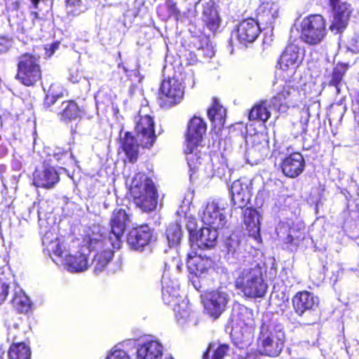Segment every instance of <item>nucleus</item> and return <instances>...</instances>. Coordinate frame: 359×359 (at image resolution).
<instances>
[{"label":"nucleus","instance_id":"nucleus-1","mask_svg":"<svg viewBox=\"0 0 359 359\" xmlns=\"http://www.w3.org/2000/svg\"><path fill=\"white\" fill-rule=\"evenodd\" d=\"M235 287L244 297H263L268 285L263 276L261 266L257 263L244 264L236 271Z\"/></svg>","mask_w":359,"mask_h":359},{"label":"nucleus","instance_id":"nucleus-2","mask_svg":"<svg viewBox=\"0 0 359 359\" xmlns=\"http://www.w3.org/2000/svg\"><path fill=\"white\" fill-rule=\"evenodd\" d=\"M130 222V215L126 210L116 209L113 212L110 220L111 231L106 237L105 232H101L99 226H93L91 233H88V243L90 247H103L104 245L111 244L114 249H119L121 238L126 226Z\"/></svg>","mask_w":359,"mask_h":359},{"label":"nucleus","instance_id":"nucleus-3","mask_svg":"<svg viewBox=\"0 0 359 359\" xmlns=\"http://www.w3.org/2000/svg\"><path fill=\"white\" fill-rule=\"evenodd\" d=\"M50 235H52L51 233L45 234L42 239L43 244L46 246L48 250L53 252L60 259L69 272H82L88 268V245L82 246L76 252H69L65 249L57 238L55 240H50Z\"/></svg>","mask_w":359,"mask_h":359},{"label":"nucleus","instance_id":"nucleus-4","mask_svg":"<svg viewBox=\"0 0 359 359\" xmlns=\"http://www.w3.org/2000/svg\"><path fill=\"white\" fill-rule=\"evenodd\" d=\"M130 194L135 204L144 212L154 210L157 205V191L153 181L142 173H137L133 179Z\"/></svg>","mask_w":359,"mask_h":359},{"label":"nucleus","instance_id":"nucleus-5","mask_svg":"<svg viewBox=\"0 0 359 359\" xmlns=\"http://www.w3.org/2000/svg\"><path fill=\"white\" fill-rule=\"evenodd\" d=\"M285 336L281 325L263 323L260 327L259 344L263 354L278 356L284 346Z\"/></svg>","mask_w":359,"mask_h":359},{"label":"nucleus","instance_id":"nucleus-6","mask_svg":"<svg viewBox=\"0 0 359 359\" xmlns=\"http://www.w3.org/2000/svg\"><path fill=\"white\" fill-rule=\"evenodd\" d=\"M206 128V124L203 120L197 116L192 118L188 124L184 151L187 154V161L191 168L195 169L196 163H201V158H196L197 154L194 152L202 141Z\"/></svg>","mask_w":359,"mask_h":359},{"label":"nucleus","instance_id":"nucleus-7","mask_svg":"<svg viewBox=\"0 0 359 359\" xmlns=\"http://www.w3.org/2000/svg\"><path fill=\"white\" fill-rule=\"evenodd\" d=\"M327 34L326 23L320 15H311L301 22V39L307 44L317 45Z\"/></svg>","mask_w":359,"mask_h":359},{"label":"nucleus","instance_id":"nucleus-8","mask_svg":"<svg viewBox=\"0 0 359 359\" xmlns=\"http://www.w3.org/2000/svg\"><path fill=\"white\" fill-rule=\"evenodd\" d=\"M17 79L25 86H33L41 77L39 57L25 54L20 57L18 65Z\"/></svg>","mask_w":359,"mask_h":359},{"label":"nucleus","instance_id":"nucleus-9","mask_svg":"<svg viewBox=\"0 0 359 359\" xmlns=\"http://www.w3.org/2000/svg\"><path fill=\"white\" fill-rule=\"evenodd\" d=\"M147 107L142 108L139 111V115L135 120V130L137 138L143 147H151L156 139L154 130V121L153 117L145 113Z\"/></svg>","mask_w":359,"mask_h":359},{"label":"nucleus","instance_id":"nucleus-10","mask_svg":"<svg viewBox=\"0 0 359 359\" xmlns=\"http://www.w3.org/2000/svg\"><path fill=\"white\" fill-rule=\"evenodd\" d=\"M184 93L182 83L178 79L171 78L163 80L158 97L161 107L170 108L179 104L183 99Z\"/></svg>","mask_w":359,"mask_h":359},{"label":"nucleus","instance_id":"nucleus-11","mask_svg":"<svg viewBox=\"0 0 359 359\" xmlns=\"http://www.w3.org/2000/svg\"><path fill=\"white\" fill-rule=\"evenodd\" d=\"M230 299L227 291L219 288L206 293L203 303L206 312L216 319L225 311Z\"/></svg>","mask_w":359,"mask_h":359},{"label":"nucleus","instance_id":"nucleus-12","mask_svg":"<svg viewBox=\"0 0 359 359\" xmlns=\"http://www.w3.org/2000/svg\"><path fill=\"white\" fill-rule=\"evenodd\" d=\"M225 209V203L220 199L208 202L203 210L202 221L212 229H222L226 223V217L222 212Z\"/></svg>","mask_w":359,"mask_h":359},{"label":"nucleus","instance_id":"nucleus-13","mask_svg":"<svg viewBox=\"0 0 359 359\" xmlns=\"http://www.w3.org/2000/svg\"><path fill=\"white\" fill-rule=\"evenodd\" d=\"M304 60V53L300 48L290 43L285 48L279 60L280 69L287 76L290 77L296 72Z\"/></svg>","mask_w":359,"mask_h":359},{"label":"nucleus","instance_id":"nucleus-14","mask_svg":"<svg viewBox=\"0 0 359 359\" xmlns=\"http://www.w3.org/2000/svg\"><path fill=\"white\" fill-rule=\"evenodd\" d=\"M318 305V297L308 291L299 292L292 298L294 310L299 316H302L306 313L313 312Z\"/></svg>","mask_w":359,"mask_h":359},{"label":"nucleus","instance_id":"nucleus-15","mask_svg":"<svg viewBox=\"0 0 359 359\" xmlns=\"http://www.w3.org/2000/svg\"><path fill=\"white\" fill-rule=\"evenodd\" d=\"M275 90L276 95L271 100L274 109L280 111L281 107H289L296 104L295 97L298 92L292 86L286 83H280Z\"/></svg>","mask_w":359,"mask_h":359},{"label":"nucleus","instance_id":"nucleus-16","mask_svg":"<svg viewBox=\"0 0 359 359\" xmlns=\"http://www.w3.org/2000/svg\"><path fill=\"white\" fill-rule=\"evenodd\" d=\"M250 181L246 178L234 181L231 187V200L238 208H243L251 198Z\"/></svg>","mask_w":359,"mask_h":359},{"label":"nucleus","instance_id":"nucleus-17","mask_svg":"<svg viewBox=\"0 0 359 359\" xmlns=\"http://www.w3.org/2000/svg\"><path fill=\"white\" fill-rule=\"evenodd\" d=\"M217 229L212 227H203L196 233L190 231L189 239L191 241L195 242L201 249H210L214 248L217 244Z\"/></svg>","mask_w":359,"mask_h":359},{"label":"nucleus","instance_id":"nucleus-18","mask_svg":"<svg viewBox=\"0 0 359 359\" xmlns=\"http://www.w3.org/2000/svg\"><path fill=\"white\" fill-rule=\"evenodd\" d=\"M260 30L259 22L253 18H248L238 25L236 36L241 43H251L257 39Z\"/></svg>","mask_w":359,"mask_h":359},{"label":"nucleus","instance_id":"nucleus-19","mask_svg":"<svg viewBox=\"0 0 359 359\" xmlns=\"http://www.w3.org/2000/svg\"><path fill=\"white\" fill-rule=\"evenodd\" d=\"M151 238L150 228L147 225H142L130 231L127 242L133 249L140 250L149 244Z\"/></svg>","mask_w":359,"mask_h":359},{"label":"nucleus","instance_id":"nucleus-20","mask_svg":"<svg viewBox=\"0 0 359 359\" xmlns=\"http://www.w3.org/2000/svg\"><path fill=\"white\" fill-rule=\"evenodd\" d=\"M305 162L303 156L298 152L285 157L281 163V169L287 177L294 178L304 170Z\"/></svg>","mask_w":359,"mask_h":359},{"label":"nucleus","instance_id":"nucleus-21","mask_svg":"<svg viewBox=\"0 0 359 359\" xmlns=\"http://www.w3.org/2000/svg\"><path fill=\"white\" fill-rule=\"evenodd\" d=\"M161 282L163 302L168 305H174L181 302L180 299V285L177 280L170 279L168 274L164 272Z\"/></svg>","mask_w":359,"mask_h":359},{"label":"nucleus","instance_id":"nucleus-22","mask_svg":"<svg viewBox=\"0 0 359 359\" xmlns=\"http://www.w3.org/2000/svg\"><path fill=\"white\" fill-rule=\"evenodd\" d=\"M88 236L84 240V242L88 245L89 252L95 250L97 252L94 255L92 264L94 266V271L95 273H100L103 271L107 266V264L111 259L113 257V251L110 249L111 244L107 245H104L103 247L92 248L90 247L88 243Z\"/></svg>","mask_w":359,"mask_h":359},{"label":"nucleus","instance_id":"nucleus-23","mask_svg":"<svg viewBox=\"0 0 359 359\" xmlns=\"http://www.w3.org/2000/svg\"><path fill=\"white\" fill-rule=\"evenodd\" d=\"M59 180V175L53 167H45L34 173V184L37 187L52 189Z\"/></svg>","mask_w":359,"mask_h":359},{"label":"nucleus","instance_id":"nucleus-24","mask_svg":"<svg viewBox=\"0 0 359 359\" xmlns=\"http://www.w3.org/2000/svg\"><path fill=\"white\" fill-rule=\"evenodd\" d=\"M276 233L280 241L292 247H297L299 241L304 239L301 231L291 227L288 222L279 223L276 227Z\"/></svg>","mask_w":359,"mask_h":359},{"label":"nucleus","instance_id":"nucleus-25","mask_svg":"<svg viewBox=\"0 0 359 359\" xmlns=\"http://www.w3.org/2000/svg\"><path fill=\"white\" fill-rule=\"evenodd\" d=\"M334 11V19L330 29L335 33L341 32L347 26L351 13V6L345 2L332 6Z\"/></svg>","mask_w":359,"mask_h":359},{"label":"nucleus","instance_id":"nucleus-26","mask_svg":"<svg viewBox=\"0 0 359 359\" xmlns=\"http://www.w3.org/2000/svg\"><path fill=\"white\" fill-rule=\"evenodd\" d=\"M278 6L273 1L263 2L257 10L256 20L259 25H271L278 17Z\"/></svg>","mask_w":359,"mask_h":359},{"label":"nucleus","instance_id":"nucleus-27","mask_svg":"<svg viewBox=\"0 0 359 359\" xmlns=\"http://www.w3.org/2000/svg\"><path fill=\"white\" fill-rule=\"evenodd\" d=\"M163 346L158 340H150L143 343L137 351V359H161Z\"/></svg>","mask_w":359,"mask_h":359},{"label":"nucleus","instance_id":"nucleus-28","mask_svg":"<svg viewBox=\"0 0 359 359\" xmlns=\"http://www.w3.org/2000/svg\"><path fill=\"white\" fill-rule=\"evenodd\" d=\"M243 223L249 235L255 239L259 237L260 218L259 212L253 208H246L243 212Z\"/></svg>","mask_w":359,"mask_h":359},{"label":"nucleus","instance_id":"nucleus-29","mask_svg":"<svg viewBox=\"0 0 359 359\" xmlns=\"http://www.w3.org/2000/svg\"><path fill=\"white\" fill-rule=\"evenodd\" d=\"M187 267L191 273L196 276H201L212 267V261L201 255H189L187 260Z\"/></svg>","mask_w":359,"mask_h":359},{"label":"nucleus","instance_id":"nucleus-30","mask_svg":"<svg viewBox=\"0 0 359 359\" xmlns=\"http://www.w3.org/2000/svg\"><path fill=\"white\" fill-rule=\"evenodd\" d=\"M56 113L61 121L67 122L79 118L81 111L75 102L67 100L61 103Z\"/></svg>","mask_w":359,"mask_h":359},{"label":"nucleus","instance_id":"nucleus-31","mask_svg":"<svg viewBox=\"0 0 359 359\" xmlns=\"http://www.w3.org/2000/svg\"><path fill=\"white\" fill-rule=\"evenodd\" d=\"M225 257L230 263L241 259L240 240L237 235L231 234L224 242Z\"/></svg>","mask_w":359,"mask_h":359},{"label":"nucleus","instance_id":"nucleus-32","mask_svg":"<svg viewBox=\"0 0 359 359\" xmlns=\"http://www.w3.org/2000/svg\"><path fill=\"white\" fill-rule=\"evenodd\" d=\"M208 116L214 127L220 129L225 123L226 109L219 104L217 99H213L212 105L208 110Z\"/></svg>","mask_w":359,"mask_h":359},{"label":"nucleus","instance_id":"nucleus-33","mask_svg":"<svg viewBox=\"0 0 359 359\" xmlns=\"http://www.w3.org/2000/svg\"><path fill=\"white\" fill-rule=\"evenodd\" d=\"M273 107L271 100L263 101L259 104H256L252 108L249 113L250 120H259L263 122L266 121L271 115L270 109Z\"/></svg>","mask_w":359,"mask_h":359},{"label":"nucleus","instance_id":"nucleus-34","mask_svg":"<svg viewBox=\"0 0 359 359\" xmlns=\"http://www.w3.org/2000/svg\"><path fill=\"white\" fill-rule=\"evenodd\" d=\"M229 351L230 346L226 344L210 343L203 355V359H224Z\"/></svg>","mask_w":359,"mask_h":359},{"label":"nucleus","instance_id":"nucleus-35","mask_svg":"<svg viewBox=\"0 0 359 359\" xmlns=\"http://www.w3.org/2000/svg\"><path fill=\"white\" fill-rule=\"evenodd\" d=\"M173 306L175 318L179 324L184 325L191 321V318L193 316H191L188 302L186 300L183 299Z\"/></svg>","mask_w":359,"mask_h":359},{"label":"nucleus","instance_id":"nucleus-36","mask_svg":"<svg viewBox=\"0 0 359 359\" xmlns=\"http://www.w3.org/2000/svg\"><path fill=\"white\" fill-rule=\"evenodd\" d=\"M122 147L130 161L133 162L136 161L139 144L133 136L126 133L123 141Z\"/></svg>","mask_w":359,"mask_h":359},{"label":"nucleus","instance_id":"nucleus-37","mask_svg":"<svg viewBox=\"0 0 359 359\" xmlns=\"http://www.w3.org/2000/svg\"><path fill=\"white\" fill-rule=\"evenodd\" d=\"M31 351L25 343H13L8 351L10 359H30Z\"/></svg>","mask_w":359,"mask_h":359},{"label":"nucleus","instance_id":"nucleus-38","mask_svg":"<svg viewBox=\"0 0 359 359\" xmlns=\"http://www.w3.org/2000/svg\"><path fill=\"white\" fill-rule=\"evenodd\" d=\"M12 302L16 310L20 313H27L31 308L30 299L21 290L15 292Z\"/></svg>","mask_w":359,"mask_h":359},{"label":"nucleus","instance_id":"nucleus-39","mask_svg":"<svg viewBox=\"0 0 359 359\" xmlns=\"http://www.w3.org/2000/svg\"><path fill=\"white\" fill-rule=\"evenodd\" d=\"M181 226L178 223L170 224L166 230V238L170 248L178 245L182 238Z\"/></svg>","mask_w":359,"mask_h":359},{"label":"nucleus","instance_id":"nucleus-40","mask_svg":"<svg viewBox=\"0 0 359 359\" xmlns=\"http://www.w3.org/2000/svg\"><path fill=\"white\" fill-rule=\"evenodd\" d=\"M347 69V65L338 64L333 70L330 85L335 88L337 94L340 93L341 81Z\"/></svg>","mask_w":359,"mask_h":359},{"label":"nucleus","instance_id":"nucleus-41","mask_svg":"<svg viewBox=\"0 0 359 359\" xmlns=\"http://www.w3.org/2000/svg\"><path fill=\"white\" fill-rule=\"evenodd\" d=\"M251 138L252 150L258 151L261 156L266 154L269 149V142L266 135L262 133H257Z\"/></svg>","mask_w":359,"mask_h":359},{"label":"nucleus","instance_id":"nucleus-42","mask_svg":"<svg viewBox=\"0 0 359 359\" xmlns=\"http://www.w3.org/2000/svg\"><path fill=\"white\" fill-rule=\"evenodd\" d=\"M66 10L68 15H79L87 10L86 0H65Z\"/></svg>","mask_w":359,"mask_h":359},{"label":"nucleus","instance_id":"nucleus-43","mask_svg":"<svg viewBox=\"0 0 359 359\" xmlns=\"http://www.w3.org/2000/svg\"><path fill=\"white\" fill-rule=\"evenodd\" d=\"M53 158L61 165H66L74 162L72 152L69 153L61 148H57L53 151Z\"/></svg>","mask_w":359,"mask_h":359},{"label":"nucleus","instance_id":"nucleus-44","mask_svg":"<svg viewBox=\"0 0 359 359\" xmlns=\"http://www.w3.org/2000/svg\"><path fill=\"white\" fill-rule=\"evenodd\" d=\"M238 320L244 325L252 327L254 325V314L252 311L244 306L240 308Z\"/></svg>","mask_w":359,"mask_h":359},{"label":"nucleus","instance_id":"nucleus-45","mask_svg":"<svg viewBox=\"0 0 359 359\" xmlns=\"http://www.w3.org/2000/svg\"><path fill=\"white\" fill-rule=\"evenodd\" d=\"M9 284V280L5 274L0 273V304L4 302L8 296Z\"/></svg>","mask_w":359,"mask_h":359},{"label":"nucleus","instance_id":"nucleus-46","mask_svg":"<svg viewBox=\"0 0 359 359\" xmlns=\"http://www.w3.org/2000/svg\"><path fill=\"white\" fill-rule=\"evenodd\" d=\"M203 20L212 31H215L219 27V20L216 11L211 12L210 16L205 15Z\"/></svg>","mask_w":359,"mask_h":359},{"label":"nucleus","instance_id":"nucleus-47","mask_svg":"<svg viewBox=\"0 0 359 359\" xmlns=\"http://www.w3.org/2000/svg\"><path fill=\"white\" fill-rule=\"evenodd\" d=\"M63 88L60 84L53 83L50 86L47 94L57 99L63 95Z\"/></svg>","mask_w":359,"mask_h":359},{"label":"nucleus","instance_id":"nucleus-48","mask_svg":"<svg viewBox=\"0 0 359 359\" xmlns=\"http://www.w3.org/2000/svg\"><path fill=\"white\" fill-rule=\"evenodd\" d=\"M106 359H130L128 354L123 350L117 349L116 347L111 351Z\"/></svg>","mask_w":359,"mask_h":359},{"label":"nucleus","instance_id":"nucleus-49","mask_svg":"<svg viewBox=\"0 0 359 359\" xmlns=\"http://www.w3.org/2000/svg\"><path fill=\"white\" fill-rule=\"evenodd\" d=\"M166 6L170 14L177 15L180 13V11L177 8L176 4L173 1H168L166 2Z\"/></svg>","mask_w":359,"mask_h":359},{"label":"nucleus","instance_id":"nucleus-50","mask_svg":"<svg viewBox=\"0 0 359 359\" xmlns=\"http://www.w3.org/2000/svg\"><path fill=\"white\" fill-rule=\"evenodd\" d=\"M56 100H57V98L52 97V96H49V95L46 94V98L44 100V106L46 107H50L51 105H53L55 102Z\"/></svg>","mask_w":359,"mask_h":359},{"label":"nucleus","instance_id":"nucleus-51","mask_svg":"<svg viewBox=\"0 0 359 359\" xmlns=\"http://www.w3.org/2000/svg\"><path fill=\"white\" fill-rule=\"evenodd\" d=\"M58 46H59L58 43H54V44H51L50 46V50L47 49V48H46V54L47 55V56L50 57L54 53L55 50L58 48Z\"/></svg>","mask_w":359,"mask_h":359},{"label":"nucleus","instance_id":"nucleus-52","mask_svg":"<svg viewBox=\"0 0 359 359\" xmlns=\"http://www.w3.org/2000/svg\"><path fill=\"white\" fill-rule=\"evenodd\" d=\"M238 359H259V355L257 353H248L245 357H241Z\"/></svg>","mask_w":359,"mask_h":359},{"label":"nucleus","instance_id":"nucleus-53","mask_svg":"<svg viewBox=\"0 0 359 359\" xmlns=\"http://www.w3.org/2000/svg\"><path fill=\"white\" fill-rule=\"evenodd\" d=\"M172 263L173 264L175 265L176 269L180 271L181 270V267L182 266V264H181L179 261L178 259L177 258H175L173 260H172Z\"/></svg>","mask_w":359,"mask_h":359},{"label":"nucleus","instance_id":"nucleus-54","mask_svg":"<svg viewBox=\"0 0 359 359\" xmlns=\"http://www.w3.org/2000/svg\"><path fill=\"white\" fill-rule=\"evenodd\" d=\"M358 104V111H356V109H354L353 112L355 114V119L359 122V101L357 102Z\"/></svg>","mask_w":359,"mask_h":359},{"label":"nucleus","instance_id":"nucleus-55","mask_svg":"<svg viewBox=\"0 0 359 359\" xmlns=\"http://www.w3.org/2000/svg\"><path fill=\"white\" fill-rule=\"evenodd\" d=\"M30 1H32L34 8H36L38 6V4L40 2L41 0H30Z\"/></svg>","mask_w":359,"mask_h":359},{"label":"nucleus","instance_id":"nucleus-56","mask_svg":"<svg viewBox=\"0 0 359 359\" xmlns=\"http://www.w3.org/2000/svg\"><path fill=\"white\" fill-rule=\"evenodd\" d=\"M332 6H335L339 4V0H330Z\"/></svg>","mask_w":359,"mask_h":359},{"label":"nucleus","instance_id":"nucleus-57","mask_svg":"<svg viewBox=\"0 0 359 359\" xmlns=\"http://www.w3.org/2000/svg\"><path fill=\"white\" fill-rule=\"evenodd\" d=\"M19 8H20V2H19V0H18L17 1H15L13 4V8L15 10H18V9H19Z\"/></svg>","mask_w":359,"mask_h":359},{"label":"nucleus","instance_id":"nucleus-58","mask_svg":"<svg viewBox=\"0 0 359 359\" xmlns=\"http://www.w3.org/2000/svg\"><path fill=\"white\" fill-rule=\"evenodd\" d=\"M32 15H34V18H35V19H37V18H38V14H37V13H35V12H34V13H32Z\"/></svg>","mask_w":359,"mask_h":359},{"label":"nucleus","instance_id":"nucleus-59","mask_svg":"<svg viewBox=\"0 0 359 359\" xmlns=\"http://www.w3.org/2000/svg\"><path fill=\"white\" fill-rule=\"evenodd\" d=\"M353 51H356V52H358L359 51V46H356L355 48L353 49Z\"/></svg>","mask_w":359,"mask_h":359},{"label":"nucleus","instance_id":"nucleus-60","mask_svg":"<svg viewBox=\"0 0 359 359\" xmlns=\"http://www.w3.org/2000/svg\"><path fill=\"white\" fill-rule=\"evenodd\" d=\"M73 83H75V82H78L79 81L77 80H72Z\"/></svg>","mask_w":359,"mask_h":359},{"label":"nucleus","instance_id":"nucleus-61","mask_svg":"<svg viewBox=\"0 0 359 359\" xmlns=\"http://www.w3.org/2000/svg\"><path fill=\"white\" fill-rule=\"evenodd\" d=\"M165 359H173L172 358L170 357V358H166Z\"/></svg>","mask_w":359,"mask_h":359},{"label":"nucleus","instance_id":"nucleus-62","mask_svg":"<svg viewBox=\"0 0 359 359\" xmlns=\"http://www.w3.org/2000/svg\"><path fill=\"white\" fill-rule=\"evenodd\" d=\"M0 359H2L1 355H0Z\"/></svg>","mask_w":359,"mask_h":359}]
</instances>
